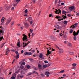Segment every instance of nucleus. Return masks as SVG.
<instances>
[{
	"label": "nucleus",
	"mask_w": 79,
	"mask_h": 79,
	"mask_svg": "<svg viewBox=\"0 0 79 79\" xmlns=\"http://www.w3.org/2000/svg\"><path fill=\"white\" fill-rule=\"evenodd\" d=\"M13 24H14V22H12L11 23V26H13Z\"/></svg>",
	"instance_id": "obj_52"
},
{
	"label": "nucleus",
	"mask_w": 79,
	"mask_h": 79,
	"mask_svg": "<svg viewBox=\"0 0 79 79\" xmlns=\"http://www.w3.org/2000/svg\"><path fill=\"white\" fill-rule=\"evenodd\" d=\"M15 79V77H14L12 76L11 78V79Z\"/></svg>",
	"instance_id": "obj_54"
},
{
	"label": "nucleus",
	"mask_w": 79,
	"mask_h": 79,
	"mask_svg": "<svg viewBox=\"0 0 79 79\" xmlns=\"http://www.w3.org/2000/svg\"><path fill=\"white\" fill-rule=\"evenodd\" d=\"M28 20L29 21H32V18L31 17H29L28 18Z\"/></svg>",
	"instance_id": "obj_11"
},
{
	"label": "nucleus",
	"mask_w": 79,
	"mask_h": 79,
	"mask_svg": "<svg viewBox=\"0 0 79 79\" xmlns=\"http://www.w3.org/2000/svg\"><path fill=\"white\" fill-rule=\"evenodd\" d=\"M50 38H51V39H56V37H54L53 35L50 36Z\"/></svg>",
	"instance_id": "obj_23"
},
{
	"label": "nucleus",
	"mask_w": 79,
	"mask_h": 79,
	"mask_svg": "<svg viewBox=\"0 0 79 79\" xmlns=\"http://www.w3.org/2000/svg\"><path fill=\"white\" fill-rule=\"evenodd\" d=\"M13 5L15 7H16L17 6V5H18V3L16 2V1H14L13 3Z\"/></svg>",
	"instance_id": "obj_9"
},
{
	"label": "nucleus",
	"mask_w": 79,
	"mask_h": 79,
	"mask_svg": "<svg viewBox=\"0 0 79 79\" xmlns=\"http://www.w3.org/2000/svg\"><path fill=\"white\" fill-rule=\"evenodd\" d=\"M53 63H50V66L51 65H53Z\"/></svg>",
	"instance_id": "obj_61"
},
{
	"label": "nucleus",
	"mask_w": 79,
	"mask_h": 79,
	"mask_svg": "<svg viewBox=\"0 0 79 79\" xmlns=\"http://www.w3.org/2000/svg\"><path fill=\"white\" fill-rule=\"evenodd\" d=\"M24 68V66L23 65H21L20 66V68L21 69H23Z\"/></svg>",
	"instance_id": "obj_18"
},
{
	"label": "nucleus",
	"mask_w": 79,
	"mask_h": 79,
	"mask_svg": "<svg viewBox=\"0 0 79 79\" xmlns=\"http://www.w3.org/2000/svg\"><path fill=\"white\" fill-rule=\"evenodd\" d=\"M39 57L40 58L42 59V58H43V55H42V54H40L39 56Z\"/></svg>",
	"instance_id": "obj_19"
},
{
	"label": "nucleus",
	"mask_w": 79,
	"mask_h": 79,
	"mask_svg": "<svg viewBox=\"0 0 79 79\" xmlns=\"http://www.w3.org/2000/svg\"><path fill=\"white\" fill-rule=\"evenodd\" d=\"M61 2V0H59V1L58 2V3L59 4H60V3Z\"/></svg>",
	"instance_id": "obj_59"
},
{
	"label": "nucleus",
	"mask_w": 79,
	"mask_h": 79,
	"mask_svg": "<svg viewBox=\"0 0 79 79\" xmlns=\"http://www.w3.org/2000/svg\"><path fill=\"white\" fill-rule=\"evenodd\" d=\"M19 54H18V55H16L15 57V58H16V59H18L19 58Z\"/></svg>",
	"instance_id": "obj_22"
},
{
	"label": "nucleus",
	"mask_w": 79,
	"mask_h": 79,
	"mask_svg": "<svg viewBox=\"0 0 79 79\" xmlns=\"http://www.w3.org/2000/svg\"><path fill=\"white\" fill-rule=\"evenodd\" d=\"M3 11V8L2 7H0V12H2Z\"/></svg>",
	"instance_id": "obj_36"
},
{
	"label": "nucleus",
	"mask_w": 79,
	"mask_h": 79,
	"mask_svg": "<svg viewBox=\"0 0 79 79\" xmlns=\"http://www.w3.org/2000/svg\"><path fill=\"white\" fill-rule=\"evenodd\" d=\"M64 70H62L59 73H64Z\"/></svg>",
	"instance_id": "obj_32"
},
{
	"label": "nucleus",
	"mask_w": 79,
	"mask_h": 79,
	"mask_svg": "<svg viewBox=\"0 0 79 79\" xmlns=\"http://www.w3.org/2000/svg\"><path fill=\"white\" fill-rule=\"evenodd\" d=\"M76 15L77 16H79V12L77 13Z\"/></svg>",
	"instance_id": "obj_63"
},
{
	"label": "nucleus",
	"mask_w": 79,
	"mask_h": 79,
	"mask_svg": "<svg viewBox=\"0 0 79 79\" xmlns=\"http://www.w3.org/2000/svg\"><path fill=\"white\" fill-rule=\"evenodd\" d=\"M23 52H24V51H23V50H22L21 51V53H22V54H23Z\"/></svg>",
	"instance_id": "obj_60"
},
{
	"label": "nucleus",
	"mask_w": 79,
	"mask_h": 79,
	"mask_svg": "<svg viewBox=\"0 0 79 79\" xmlns=\"http://www.w3.org/2000/svg\"><path fill=\"white\" fill-rule=\"evenodd\" d=\"M33 69H34L35 70H37V69H36V68L35 67V66H33Z\"/></svg>",
	"instance_id": "obj_42"
},
{
	"label": "nucleus",
	"mask_w": 79,
	"mask_h": 79,
	"mask_svg": "<svg viewBox=\"0 0 79 79\" xmlns=\"http://www.w3.org/2000/svg\"><path fill=\"white\" fill-rule=\"evenodd\" d=\"M69 54L70 55H74V52H70Z\"/></svg>",
	"instance_id": "obj_43"
},
{
	"label": "nucleus",
	"mask_w": 79,
	"mask_h": 79,
	"mask_svg": "<svg viewBox=\"0 0 79 79\" xmlns=\"http://www.w3.org/2000/svg\"><path fill=\"white\" fill-rule=\"evenodd\" d=\"M60 53H63V52L64 51H63V49H60Z\"/></svg>",
	"instance_id": "obj_25"
},
{
	"label": "nucleus",
	"mask_w": 79,
	"mask_h": 79,
	"mask_svg": "<svg viewBox=\"0 0 79 79\" xmlns=\"http://www.w3.org/2000/svg\"><path fill=\"white\" fill-rule=\"evenodd\" d=\"M67 16H68L69 17H71V16H72V15L70 14H67Z\"/></svg>",
	"instance_id": "obj_37"
},
{
	"label": "nucleus",
	"mask_w": 79,
	"mask_h": 79,
	"mask_svg": "<svg viewBox=\"0 0 79 79\" xmlns=\"http://www.w3.org/2000/svg\"><path fill=\"white\" fill-rule=\"evenodd\" d=\"M47 56H48L49 55H50V51L48 50V48H47Z\"/></svg>",
	"instance_id": "obj_12"
},
{
	"label": "nucleus",
	"mask_w": 79,
	"mask_h": 79,
	"mask_svg": "<svg viewBox=\"0 0 79 79\" xmlns=\"http://www.w3.org/2000/svg\"><path fill=\"white\" fill-rule=\"evenodd\" d=\"M77 65V64H75V63H73V64H72V66L73 67L76 66Z\"/></svg>",
	"instance_id": "obj_27"
},
{
	"label": "nucleus",
	"mask_w": 79,
	"mask_h": 79,
	"mask_svg": "<svg viewBox=\"0 0 79 79\" xmlns=\"http://www.w3.org/2000/svg\"><path fill=\"white\" fill-rule=\"evenodd\" d=\"M58 19L59 21H61V19L60 18H59V19Z\"/></svg>",
	"instance_id": "obj_64"
},
{
	"label": "nucleus",
	"mask_w": 79,
	"mask_h": 79,
	"mask_svg": "<svg viewBox=\"0 0 79 79\" xmlns=\"http://www.w3.org/2000/svg\"><path fill=\"white\" fill-rule=\"evenodd\" d=\"M38 67L39 68H41V67H42V65H40V64H38Z\"/></svg>",
	"instance_id": "obj_49"
},
{
	"label": "nucleus",
	"mask_w": 79,
	"mask_h": 79,
	"mask_svg": "<svg viewBox=\"0 0 79 79\" xmlns=\"http://www.w3.org/2000/svg\"><path fill=\"white\" fill-rule=\"evenodd\" d=\"M55 27H56V28L57 29H59V28H60V26L57 25H56L55 26Z\"/></svg>",
	"instance_id": "obj_14"
},
{
	"label": "nucleus",
	"mask_w": 79,
	"mask_h": 79,
	"mask_svg": "<svg viewBox=\"0 0 79 79\" xmlns=\"http://www.w3.org/2000/svg\"><path fill=\"white\" fill-rule=\"evenodd\" d=\"M33 31H34V30H32L31 29H30V32L31 34H32V33Z\"/></svg>",
	"instance_id": "obj_31"
},
{
	"label": "nucleus",
	"mask_w": 79,
	"mask_h": 79,
	"mask_svg": "<svg viewBox=\"0 0 79 79\" xmlns=\"http://www.w3.org/2000/svg\"><path fill=\"white\" fill-rule=\"evenodd\" d=\"M62 13V14H66V11H65V10H63Z\"/></svg>",
	"instance_id": "obj_21"
},
{
	"label": "nucleus",
	"mask_w": 79,
	"mask_h": 79,
	"mask_svg": "<svg viewBox=\"0 0 79 79\" xmlns=\"http://www.w3.org/2000/svg\"><path fill=\"white\" fill-rule=\"evenodd\" d=\"M15 53H16V55H19L18 52V51H15Z\"/></svg>",
	"instance_id": "obj_47"
},
{
	"label": "nucleus",
	"mask_w": 79,
	"mask_h": 79,
	"mask_svg": "<svg viewBox=\"0 0 79 79\" xmlns=\"http://www.w3.org/2000/svg\"><path fill=\"white\" fill-rule=\"evenodd\" d=\"M62 16H64L65 18H67V19L68 18L66 17V15H62Z\"/></svg>",
	"instance_id": "obj_57"
},
{
	"label": "nucleus",
	"mask_w": 79,
	"mask_h": 79,
	"mask_svg": "<svg viewBox=\"0 0 79 79\" xmlns=\"http://www.w3.org/2000/svg\"><path fill=\"white\" fill-rule=\"evenodd\" d=\"M55 47H56L57 48H58V49H60V48L58 47V46H57V45L56 44Z\"/></svg>",
	"instance_id": "obj_53"
},
{
	"label": "nucleus",
	"mask_w": 79,
	"mask_h": 79,
	"mask_svg": "<svg viewBox=\"0 0 79 79\" xmlns=\"http://www.w3.org/2000/svg\"><path fill=\"white\" fill-rule=\"evenodd\" d=\"M68 42H66V41H64V43L65 44H67Z\"/></svg>",
	"instance_id": "obj_50"
},
{
	"label": "nucleus",
	"mask_w": 79,
	"mask_h": 79,
	"mask_svg": "<svg viewBox=\"0 0 79 79\" xmlns=\"http://www.w3.org/2000/svg\"><path fill=\"white\" fill-rule=\"evenodd\" d=\"M23 40H27V36L26 35L24 34L23 35Z\"/></svg>",
	"instance_id": "obj_6"
},
{
	"label": "nucleus",
	"mask_w": 79,
	"mask_h": 79,
	"mask_svg": "<svg viewBox=\"0 0 79 79\" xmlns=\"http://www.w3.org/2000/svg\"><path fill=\"white\" fill-rule=\"evenodd\" d=\"M49 74H50V73L48 72H46L45 73V74H46V75H48Z\"/></svg>",
	"instance_id": "obj_30"
},
{
	"label": "nucleus",
	"mask_w": 79,
	"mask_h": 79,
	"mask_svg": "<svg viewBox=\"0 0 79 79\" xmlns=\"http://www.w3.org/2000/svg\"><path fill=\"white\" fill-rule=\"evenodd\" d=\"M43 68H47V65H44L43 66Z\"/></svg>",
	"instance_id": "obj_28"
},
{
	"label": "nucleus",
	"mask_w": 79,
	"mask_h": 79,
	"mask_svg": "<svg viewBox=\"0 0 79 79\" xmlns=\"http://www.w3.org/2000/svg\"><path fill=\"white\" fill-rule=\"evenodd\" d=\"M19 1H20V0H16L15 2L16 3H19Z\"/></svg>",
	"instance_id": "obj_46"
},
{
	"label": "nucleus",
	"mask_w": 79,
	"mask_h": 79,
	"mask_svg": "<svg viewBox=\"0 0 79 79\" xmlns=\"http://www.w3.org/2000/svg\"><path fill=\"white\" fill-rule=\"evenodd\" d=\"M24 54L25 55H28V52H26L24 53Z\"/></svg>",
	"instance_id": "obj_35"
},
{
	"label": "nucleus",
	"mask_w": 79,
	"mask_h": 79,
	"mask_svg": "<svg viewBox=\"0 0 79 79\" xmlns=\"http://www.w3.org/2000/svg\"><path fill=\"white\" fill-rule=\"evenodd\" d=\"M75 9H76L75 8L74 6H71L69 7V9L70 10H71V11H73V10H75Z\"/></svg>",
	"instance_id": "obj_5"
},
{
	"label": "nucleus",
	"mask_w": 79,
	"mask_h": 79,
	"mask_svg": "<svg viewBox=\"0 0 79 79\" xmlns=\"http://www.w3.org/2000/svg\"><path fill=\"white\" fill-rule=\"evenodd\" d=\"M35 73H36V72H35V71H33V72H32V73H31L32 74H35Z\"/></svg>",
	"instance_id": "obj_40"
},
{
	"label": "nucleus",
	"mask_w": 79,
	"mask_h": 79,
	"mask_svg": "<svg viewBox=\"0 0 79 79\" xmlns=\"http://www.w3.org/2000/svg\"><path fill=\"white\" fill-rule=\"evenodd\" d=\"M32 55L31 52H28V55Z\"/></svg>",
	"instance_id": "obj_29"
},
{
	"label": "nucleus",
	"mask_w": 79,
	"mask_h": 79,
	"mask_svg": "<svg viewBox=\"0 0 79 79\" xmlns=\"http://www.w3.org/2000/svg\"><path fill=\"white\" fill-rule=\"evenodd\" d=\"M17 45L19 47H20V42H19H19L17 43Z\"/></svg>",
	"instance_id": "obj_10"
},
{
	"label": "nucleus",
	"mask_w": 79,
	"mask_h": 79,
	"mask_svg": "<svg viewBox=\"0 0 79 79\" xmlns=\"http://www.w3.org/2000/svg\"><path fill=\"white\" fill-rule=\"evenodd\" d=\"M4 19V18H3V17H2V19H1V23H2V21H3H3H4V20H5V19Z\"/></svg>",
	"instance_id": "obj_33"
},
{
	"label": "nucleus",
	"mask_w": 79,
	"mask_h": 79,
	"mask_svg": "<svg viewBox=\"0 0 79 79\" xmlns=\"http://www.w3.org/2000/svg\"><path fill=\"white\" fill-rule=\"evenodd\" d=\"M67 44L68 45H69V46H71V45H72L71 43L69 42H68Z\"/></svg>",
	"instance_id": "obj_24"
},
{
	"label": "nucleus",
	"mask_w": 79,
	"mask_h": 79,
	"mask_svg": "<svg viewBox=\"0 0 79 79\" xmlns=\"http://www.w3.org/2000/svg\"><path fill=\"white\" fill-rule=\"evenodd\" d=\"M11 7V5H9V6H7L5 8V10L6 11H8V10H9L10 9V8Z\"/></svg>",
	"instance_id": "obj_4"
},
{
	"label": "nucleus",
	"mask_w": 79,
	"mask_h": 79,
	"mask_svg": "<svg viewBox=\"0 0 79 79\" xmlns=\"http://www.w3.org/2000/svg\"><path fill=\"white\" fill-rule=\"evenodd\" d=\"M11 19L10 18L8 19L7 20V21L6 23V25L8 24H9V23L11 22Z\"/></svg>",
	"instance_id": "obj_8"
},
{
	"label": "nucleus",
	"mask_w": 79,
	"mask_h": 79,
	"mask_svg": "<svg viewBox=\"0 0 79 79\" xmlns=\"http://www.w3.org/2000/svg\"><path fill=\"white\" fill-rule=\"evenodd\" d=\"M0 34L1 35H3V30H2V29H1L0 30Z\"/></svg>",
	"instance_id": "obj_13"
},
{
	"label": "nucleus",
	"mask_w": 79,
	"mask_h": 79,
	"mask_svg": "<svg viewBox=\"0 0 79 79\" xmlns=\"http://www.w3.org/2000/svg\"><path fill=\"white\" fill-rule=\"evenodd\" d=\"M71 69H74V70H76V67H73L71 68Z\"/></svg>",
	"instance_id": "obj_45"
},
{
	"label": "nucleus",
	"mask_w": 79,
	"mask_h": 79,
	"mask_svg": "<svg viewBox=\"0 0 79 79\" xmlns=\"http://www.w3.org/2000/svg\"><path fill=\"white\" fill-rule=\"evenodd\" d=\"M13 77H15L16 76V74L15 73L13 74Z\"/></svg>",
	"instance_id": "obj_39"
},
{
	"label": "nucleus",
	"mask_w": 79,
	"mask_h": 79,
	"mask_svg": "<svg viewBox=\"0 0 79 79\" xmlns=\"http://www.w3.org/2000/svg\"><path fill=\"white\" fill-rule=\"evenodd\" d=\"M30 68H31V66L29 65H28L27 66V69H30Z\"/></svg>",
	"instance_id": "obj_20"
},
{
	"label": "nucleus",
	"mask_w": 79,
	"mask_h": 79,
	"mask_svg": "<svg viewBox=\"0 0 79 79\" xmlns=\"http://www.w3.org/2000/svg\"><path fill=\"white\" fill-rule=\"evenodd\" d=\"M27 44L26 43H23V47H26V46H27Z\"/></svg>",
	"instance_id": "obj_15"
},
{
	"label": "nucleus",
	"mask_w": 79,
	"mask_h": 79,
	"mask_svg": "<svg viewBox=\"0 0 79 79\" xmlns=\"http://www.w3.org/2000/svg\"><path fill=\"white\" fill-rule=\"evenodd\" d=\"M25 13H27V10L26 9L25 10Z\"/></svg>",
	"instance_id": "obj_48"
},
{
	"label": "nucleus",
	"mask_w": 79,
	"mask_h": 79,
	"mask_svg": "<svg viewBox=\"0 0 79 79\" xmlns=\"http://www.w3.org/2000/svg\"><path fill=\"white\" fill-rule=\"evenodd\" d=\"M32 2H33V3H35V0H32Z\"/></svg>",
	"instance_id": "obj_58"
},
{
	"label": "nucleus",
	"mask_w": 79,
	"mask_h": 79,
	"mask_svg": "<svg viewBox=\"0 0 79 79\" xmlns=\"http://www.w3.org/2000/svg\"><path fill=\"white\" fill-rule=\"evenodd\" d=\"M44 62L45 63H48V61H47L46 60H44Z\"/></svg>",
	"instance_id": "obj_51"
},
{
	"label": "nucleus",
	"mask_w": 79,
	"mask_h": 79,
	"mask_svg": "<svg viewBox=\"0 0 79 79\" xmlns=\"http://www.w3.org/2000/svg\"><path fill=\"white\" fill-rule=\"evenodd\" d=\"M52 17V18H53V15L52 14H50V17Z\"/></svg>",
	"instance_id": "obj_41"
},
{
	"label": "nucleus",
	"mask_w": 79,
	"mask_h": 79,
	"mask_svg": "<svg viewBox=\"0 0 79 79\" xmlns=\"http://www.w3.org/2000/svg\"><path fill=\"white\" fill-rule=\"evenodd\" d=\"M2 39H3V36L0 37V40H2Z\"/></svg>",
	"instance_id": "obj_44"
},
{
	"label": "nucleus",
	"mask_w": 79,
	"mask_h": 79,
	"mask_svg": "<svg viewBox=\"0 0 79 79\" xmlns=\"http://www.w3.org/2000/svg\"><path fill=\"white\" fill-rule=\"evenodd\" d=\"M64 3H63V2H62V3H61V5H64Z\"/></svg>",
	"instance_id": "obj_62"
},
{
	"label": "nucleus",
	"mask_w": 79,
	"mask_h": 79,
	"mask_svg": "<svg viewBox=\"0 0 79 79\" xmlns=\"http://www.w3.org/2000/svg\"><path fill=\"white\" fill-rule=\"evenodd\" d=\"M64 24H67V23H68V21L66 20H65L64 21Z\"/></svg>",
	"instance_id": "obj_26"
},
{
	"label": "nucleus",
	"mask_w": 79,
	"mask_h": 79,
	"mask_svg": "<svg viewBox=\"0 0 79 79\" xmlns=\"http://www.w3.org/2000/svg\"><path fill=\"white\" fill-rule=\"evenodd\" d=\"M29 60H30L31 61H33V59H32L30 58L29 59Z\"/></svg>",
	"instance_id": "obj_56"
},
{
	"label": "nucleus",
	"mask_w": 79,
	"mask_h": 79,
	"mask_svg": "<svg viewBox=\"0 0 79 79\" xmlns=\"http://www.w3.org/2000/svg\"><path fill=\"white\" fill-rule=\"evenodd\" d=\"M5 44V43H2V44L1 45V47H0L1 48H2V47H3Z\"/></svg>",
	"instance_id": "obj_17"
},
{
	"label": "nucleus",
	"mask_w": 79,
	"mask_h": 79,
	"mask_svg": "<svg viewBox=\"0 0 79 79\" xmlns=\"http://www.w3.org/2000/svg\"><path fill=\"white\" fill-rule=\"evenodd\" d=\"M8 52H10V50H9V49H8V48H7V51L6 52V55H8Z\"/></svg>",
	"instance_id": "obj_16"
},
{
	"label": "nucleus",
	"mask_w": 79,
	"mask_h": 79,
	"mask_svg": "<svg viewBox=\"0 0 79 79\" xmlns=\"http://www.w3.org/2000/svg\"><path fill=\"white\" fill-rule=\"evenodd\" d=\"M22 64H23V65H25V64H26V63H25V62H23Z\"/></svg>",
	"instance_id": "obj_55"
},
{
	"label": "nucleus",
	"mask_w": 79,
	"mask_h": 79,
	"mask_svg": "<svg viewBox=\"0 0 79 79\" xmlns=\"http://www.w3.org/2000/svg\"><path fill=\"white\" fill-rule=\"evenodd\" d=\"M56 11H55V12L56 14H58V15H60V14H61V11L60 10V9H59L57 10L56 9Z\"/></svg>",
	"instance_id": "obj_1"
},
{
	"label": "nucleus",
	"mask_w": 79,
	"mask_h": 79,
	"mask_svg": "<svg viewBox=\"0 0 79 79\" xmlns=\"http://www.w3.org/2000/svg\"><path fill=\"white\" fill-rule=\"evenodd\" d=\"M76 34H77V32H76V31H74L73 32V35H74V36H75L73 37L74 40H76L77 39L76 36V35H76Z\"/></svg>",
	"instance_id": "obj_3"
},
{
	"label": "nucleus",
	"mask_w": 79,
	"mask_h": 79,
	"mask_svg": "<svg viewBox=\"0 0 79 79\" xmlns=\"http://www.w3.org/2000/svg\"><path fill=\"white\" fill-rule=\"evenodd\" d=\"M31 74H32V73H28L27 76H30V75H31Z\"/></svg>",
	"instance_id": "obj_38"
},
{
	"label": "nucleus",
	"mask_w": 79,
	"mask_h": 79,
	"mask_svg": "<svg viewBox=\"0 0 79 79\" xmlns=\"http://www.w3.org/2000/svg\"><path fill=\"white\" fill-rule=\"evenodd\" d=\"M27 70V69H25L23 70L22 71V72L21 73V74H25V73H26V71Z\"/></svg>",
	"instance_id": "obj_7"
},
{
	"label": "nucleus",
	"mask_w": 79,
	"mask_h": 79,
	"mask_svg": "<svg viewBox=\"0 0 79 79\" xmlns=\"http://www.w3.org/2000/svg\"><path fill=\"white\" fill-rule=\"evenodd\" d=\"M77 23H76L74 24H73L70 27V28H72V29H75L77 27Z\"/></svg>",
	"instance_id": "obj_2"
},
{
	"label": "nucleus",
	"mask_w": 79,
	"mask_h": 79,
	"mask_svg": "<svg viewBox=\"0 0 79 79\" xmlns=\"http://www.w3.org/2000/svg\"><path fill=\"white\" fill-rule=\"evenodd\" d=\"M70 29L71 30L69 31V32L71 34V33H73V30H72V29Z\"/></svg>",
	"instance_id": "obj_34"
}]
</instances>
